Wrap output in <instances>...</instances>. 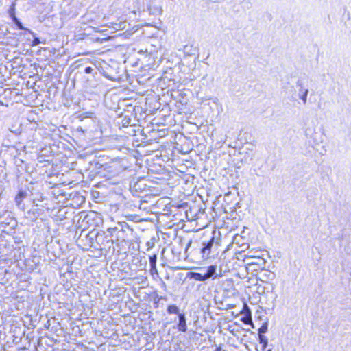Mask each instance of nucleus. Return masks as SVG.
Listing matches in <instances>:
<instances>
[{
    "label": "nucleus",
    "instance_id": "4468645a",
    "mask_svg": "<svg viewBox=\"0 0 351 351\" xmlns=\"http://www.w3.org/2000/svg\"><path fill=\"white\" fill-rule=\"evenodd\" d=\"M261 275L263 278H265L266 280H273L274 278V276H275L274 273H271V272L268 271L267 270H265L263 272H261Z\"/></svg>",
    "mask_w": 351,
    "mask_h": 351
},
{
    "label": "nucleus",
    "instance_id": "f3484780",
    "mask_svg": "<svg viewBox=\"0 0 351 351\" xmlns=\"http://www.w3.org/2000/svg\"><path fill=\"white\" fill-rule=\"evenodd\" d=\"M16 25V26L19 29H23V30H25L27 32H28L30 34H33V32L27 29V28H25L22 24V23L19 21H16V23H14Z\"/></svg>",
    "mask_w": 351,
    "mask_h": 351
},
{
    "label": "nucleus",
    "instance_id": "ddd939ff",
    "mask_svg": "<svg viewBox=\"0 0 351 351\" xmlns=\"http://www.w3.org/2000/svg\"><path fill=\"white\" fill-rule=\"evenodd\" d=\"M258 340H259L260 343H261L263 345L262 350H264L268 344V339H267V337H265L263 335H260L258 336Z\"/></svg>",
    "mask_w": 351,
    "mask_h": 351
},
{
    "label": "nucleus",
    "instance_id": "393cba45",
    "mask_svg": "<svg viewBox=\"0 0 351 351\" xmlns=\"http://www.w3.org/2000/svg\"><path fill=\"white\" fill-rule=\"evenodd\" d=\"M12 21H13V22L14 23H16V21H19V19L16 16H15L14 15H13L12 16Z\"/></svg>",
    "mask_w": 351,
    "mask_h": 351
},
{
    "label": "nucleus",
    "instance_id": "39448f33",
    "mask_svg": "<svg viewBox=\"0 0 351 351\" xmlns=\"http://www.w3.org/2000/svg\"><path fill=\"white\" fill-rule=\"evenodd\" d=\"M178 323L177 325V328L180 332H186L187 330V324H186V318L185 314L182 313L179 314L178 316Z\"/></svg>",
    "mask_w": 351,
    "mask_h": 351
},
{
    "label": "nucleus",
    "instance_id": "bb28decb",
    "mask_svg": "<svg viewBox=\"0 0 351 351\" xmlns=\"http://www.w3.org/2000/svg\"><path fill=\"white\" fill-rule=\"evenodd\" d=\"M317 134H315V135H314L315 136L313 137V139H314L315 141V139H316V136H317Z\"/></svg>",
    "mask_w": 351,
    "mask_h": 351
},
{
    "label": "nucleus",
    "instance_id": "412c9836",
    "mask_svg": "<svg viewBox=\"0 0 351 351\" xmlns=\"http://www.w3.org/2000/svg\"><path fill=\"white\" fill-rule=\"evenodd\" d=\"M40 40L38 38H34V40H33V45H38V44H40Z\"/></svg>",
    "mask_w": 351,
    "mask_h": 351
},
{
    "label": "nucleus",
    "instance_id": "5701e85b",
    "mask_svg": "<svg viewBox=\"0 0 351 351\" xmlns=\"http://www.w3.org/2000/svg\"><path fill=\"white\" fill-rule=\"evenodd\" d=\"M140 184L141 182H139L134 184V188L135 189L136 191L141 189Z\"/></svg>",
    "mask_w": 351,
    "mask_h": 351
},
{
    "label": "nucleus",
    "instance_id": "a878e982",
    "mask_svg": "<svg viewBox=\"0 0 351 351\" xmlns=\"http://www.w3.org/2000/svg\"><path fill=\"white\" fill-rule=\"evenodd\" d=\"M90 215H86V217H84V220H87V222L88 221V220L90 219Z\"/></svg>",
    "mask_w": 351,
    "mask_h": 351
},
{
    "label": "nucleus",
    "instance_id": "dca6fc26",
    "mask_svg": "<svg viewBox=\"0 0 351 351\" xmlns=\"http://www.w3.org/2000/svg\"><path fill=\"white\" fill-rule=\"evenodd\" d=\"M267 330V323H265L264 324H263L258 330V336L260 335H263L264 333H265Z\"/></svg>",
    "mask_w": 351,
    "mask_h": 351
},
{
    "label": "nucleus",
    "instance_id": "1a4fd4ad",
    "mask_svg": "<svg viewBox=\"0 0 351 351\" xmlns=\"http://www.w3.org/2000/svg\"><path fill=\"white\" fill-rule=\"evenodd\" d=\"M196 51V47H194L192 45H186L184 47V52L188 56H194Z\"/></svg>",
    "mask_w": 351,
    "mask_h": 351
},
{
    "label": "nucleus",
    "instance_id": "6ab92c4d",
    "mask_svg": "<svg viewBox=\"0 0 351 351\" xmlns=\"http://www.w3.org/2000/svg\"><path fill=\"white\" fill-rule=\"evenodd\" d=\"M191 244H192V240H189V241L187 242V243H186V247H185V253H186V254L187 253V252H188V250H189V249L190 246L191 245Z\"/></svg>",
    "mask_w": 351,
    "mask_h": 351
},
{
    "label": "nucleus",
    "instance_id": "423d86ee",
    "mask_svg": "<svg viewBox=\"0 0 351 351\" xmlns=\"http://www.w3.org/2000/svg\"><path fill=\"white\" fill-rule=\"evenodd\" d=\"M27 192L25 191L20 190L15 197V202L19 208L23 210L25 208L23 200L27 197Z\"/></svg>",
    "mask_w": 351,
    "mask_h": 351
},
{
    "label": "nucleus",
    "instance_id": "4be33fe9",
    "mask_svg": "<svg viewBox=\"0 0 351 351\" xmlns=\"http://www.w3.org/2000/svg\"><path fill=\"white\" fill-rule=\"evenodd\" d=\"M150 272L151 274L153 275L154 274H157V269H156V266H155V268L154 269L153 267H150Z\"/></svg>",
    "mask_w": 351,
    "mask_h": 351
},
{
    "label": "nucleus",
    "instance_id": "c756f323",
    "mask_svg": "<svg viewBox=\"0 0 351 351\" xmlns=\"http://www.w3.org/2000/svg\"><path fill=\"white\" fill-rule=\"evenodd\" d=\"M267 351H272V350L271 349H268Z\"/></svg>",
    "mask_w": 351,
    "mask_h": 351
},
{
    "label": "nucleus",
    "instance_id": "9d476101",
    "mask_svg": "<svg viewBox=\"0 0 351 351\" xmlns=\"http://www.w3.org/2000/svg\"><path fill=\"white\" fill-rule=\"evenodd\" d=\"M167 312L168 314H175L178 316L179 314H181L182 313L180 312L179 308L176 304H171L169 305L167 308Z\"/></svg>",
    "mask_w": 351,
    "mask_h": 351
},
{
    "label": "nucleus",
    "instance_id": "a211bd4d",
    "mask_svg": "<svg viewBox=\"0 0 351 351\" xmlns=\"http://www.w3.org/2000/svg\"><path fill=\"white\" fill-rule=\"evenodd\" d=\"M93 114L92 112H84L79 115V118L81 120H83L85 118H90Z\"/></svg>",
    "mask_w": 351,
    "mask_h": 351
},
{
    "label": "nucleus",
    "instance_id": "f03ea898",
    "mask_svg": "<svg viewBox=\"0 0 351 351\" xmlns=\"http://www.w3.org/2000/svg\"><path fill=\"white\" fill-rule=\"evenodd\" d=\"M219 235V232L217 235L216 232L214 231L209 239L204 240L201 243L198 250L203 259L214 258L218 255L221 243Z\"/></svg>",
    "mask_w": 351,
    "mask_h": 351
},
{
    "label": "nucleus",
    "instance_id": "7ed1b4c3",
    "mask_svg": "<svg viewBox=\"0 0 351 351\" xmlns=\"http://www.w3.org/2000/svg\"><path fill=\"white\" fill-rule=\"evenodd\" d=\"M86 237L90 247L102 249L106 246L104 243V240L105 239H108V235L105 236L104 232L99 233L95 231H91L88 232Z\"/></svg>",
    "mask_w": 351,
    "mask_h": 351
},
{
    "label": "nucleus",
    "instance_id": "20e7f679",
    "mask_svg": "<svg viewBox=\"0 0 351 351\" xmlns=\"http://www.w3.org/2000/svg\"><path fill=\"white\" fill-rule=\"evenodd\" d=\"M296 86L298 89V97L303 101L304 104H306L307 101V96L308 94V88L304 86L302 80H298L296 82Z\"/></svg>",
    "mask_w": 351,
    "mask_h": 351
},
{
    "label": "nucleus",
    "instance_id": "0eeeda50",
    "mask_svg": "<svg viewBox=\"0 0 351 351\" xmlns=\"http://www.w3.org/2000/svg\"><path fill=\"white\" fill-rule=\"evenodd\" d=\"M206 273L208 274L210 278H212L213 280L221 277V274H218L217 273V266L215 265H211L209 267H208L206 270Z\"/></svg>",
    "mask_w": 351,
    "mask_h": 351
},
{
    "label": "nucleus",
    "instance_id": "f257e3e1",
    "mask_svg": "<svg viewBox=\"0 0 351 351\" xmlns=\"http://www.w3.org/2000/svg\"><path fill=\"white\" fill-rule=\"evenodd\" d=\"M107 232L110 238L106 242L116 243L118 245L131 241L133 237V229L125 221H119L116 226L108 228Z\"/></svg>",
    "mask_w": 351,
    "mask_h": 351
},
{
    "label": "nucleus",
    "instance_id": "c85d7f7f",
    "mask_svg": "<svg viewBox=\"0 0 351 351\" xmlns=\"http://www.w3.org/2000/svg\"><path fill=\"white\" fill-rule=\"evenodd\" d=\"M147 245L148 246H149V245H150L149 242H147Z\"/></svg>",
    "mask_w": 351,
    "mask_h": 351
},
{
    "label": "nucleus",
    "instance_id": "aec40b11",
    "mask_svg": "<svg viewBox=\"0 0 351 351\" xmlns=\"http://www.w3.org/2000/svg\"><path fill=\"white\" fill-rule=\"evenodd\" d=\"M93 71V69L90 66H87L84 69V72L86 73H91Z\"/></svg>",
    "mask_w": 351,
    "mask_h": 351
},
{
    "label": "nucleus",
    "instance_id": "cd10ccee",
    "mask_svg": "<svg viewBox=\"0 0 351 351\" xmlns=\"http://www.w3.org/2000/svg\"><path fill=\"white\" fill-rule=\"evenodd\" d=\"M38 200H39V201L43 200V196H42V195H40V199H38Z\"/></svg>",
    "mask_w": 351,
    "mask_h": 351
},
{
    "label": "nucleus",
    "instance_id": "9b49d317",
    "mask_svg": "<svg viewBox=\"0 0 351 351\" xmlns=\"http://www.w3.org/2000/svg\"><path fill=\"white\" fill-rule=\"evenodd\" d=\"M246 309L247 311V312L245 313V316H243L242 318H241V322H243L244 324H251L252 326H253V323H252V316H251V313H250V309L249 308L246 306Z\"/></svg>",
    "mask_w": 351,
    "mask_h": 351
},
{
    "label": "nucleus",
    "instance_id": "2eb2a0df",
    "mask_svg": "<svg viewBox=\"0 0 351 351\" xmlns=\"http://www.w3.org/2000/svg\"><path fill=\"white\" fill-rule=\"evenodd\" d=\"M156 262H157V255L153 254L152 256H149V264L150 267L155 268V266H156Z\"/></svg>",
    "mask_w": 351,
    "mask_h": 351
},
{
    "label": "nucleus",
    "instance_id": "6e6552de",
    "mask_svg": "<svg viewBox=\"0 0 351 351\" xmlns=\"http://www.w3.org/2000/svg\"><path fill=\"white\" fill-rule=\"evenodd\" d=\"M128 26V23L125 21H119V23H113L112 27L116 30H123L127 28Z\"/></svg>",
    "mask_w": 351,
    "mask_h": 351
},
{
    "label": "nucleus",
    "instance_id": "f8f14e48",
    "mask_svg": "<svg viewBox=\"0 0 351 351\" xmlns=\"http://www.w3.org/2000/svg\"><path fill=\"white\" fill-rule=\"evenodd\" d=\"M190 278H193L197 281H202L204 282V278H203V274L202 273H198V272H191L190 273Z\"/></svg>",
    "mask_w": 351,
    "mask_h": 351
},
{
    "label": "nucleus",
    "instance_id": "7c9ffc66",
    "mask_svg": "<svg viewBox=\"0 0 351 351\" xmlns=\"http://www.w3.org/2000/svg\"><path fill=\"white\" fill-rule=\"evenodd\" d=\"M216 351H221V350H220V349L218 348L216 350Z\"/></svg>",
    "mask_w": 351,
    "mask_h": 351
},
{
    "label": "nucleus",
    "instance_id": "b1692460",
    "mask_svg": "<svg viewBox=\"0 0 351 351\" xmlns=\"http://www.w3.org/2000/svg\"><path fill=\"white\" fill-rule=\"evenodd\" d=\"M203 278H204V281H206V280L210 279V278L208 277V274L206 272L203 274Z\"/></svg>",
    "mask_w": 351,
    "mask_h": 351
}]
</instances>
